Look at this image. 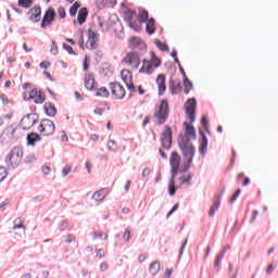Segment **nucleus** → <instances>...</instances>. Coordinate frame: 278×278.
<instances>
[{"instance_id":"obj_31","label":"nucleus","mask_w":278,"mask_h":278,"mask_svg":"<svg viewBox=\"0 0 278 278\" xmlns=\"http://www.w3.org/2000/svg\"><path fill=\"white\" fill-rule=\"evenodd\" d=\"M17 4L20 8H25L26 10H29L31 5H34V0H18Z\"/></svg>"},{"instance_id":"obj_46","label":"nucleus","mask_w":278,"mask_h":278,"mask_svg":"<svg viewBox=\"0 0 278 278\" xmlns=\"http://www.w3.org/2000/svg\"><path fill=\"white\" fill-rule=\"evenodd\" d=\"M88 68H90V59L88 58V55H86L83 63V70L87 72Z\"/></svg>"},{"instance_id":"obj_40","label":"nucleus","mask_w":278,"mask_h":278,"mask_svg":"<svg viewBox=\"0 0 278 278\" xmlns=\"http://www.w3.org/2000/svg\"><path fill=\"white\" fill-rule=\"evenodd\" d=\"M155 45H156L157 49H160V51H168V45H166L160 40H155Z\"/></svg>"},{"instance_id":"obj_57","label":"nucleus","mask_w":278,"mask_h":278,"mask_svg":"<svg viewBox=\"0 0 278 278\" xmlns=\"http://www.w3.org/2000/svg\"><path fill=\"white\" fill-rule=\"evenodd\" d=\"M93 112H94V114H97L98 116H103L104 110L101 109V108H97Z\"/></svg>"},{"instance_id":"obj_52","label":"nucleus","mask_w":278,"mask_h":278,"mask_svg":"<svg viewBox=\"0 0 278 278\" xmlns=\"http://www.w3.org/2000/svg\"><path fill=\"white\" fill-rule=\"evenodd\" d=\"M108 268H110V265H109L108 263L102 262V263L100 264V270H101V273H104V270H108Z\"/></svg>"},{"instance_id":"obj_47","label":"nucleus","mask_w":278,"mask_h":278,"mask_svg":"<svg viewBox=\"0 0 278 278\" xmlns=\"http://www.w3.org/2000/svg\"><path fill=\"white\" fill-rule=\"evenodd\" d=\"M71 170H73V167H71V165H66L65 167H63V169H62L63 177H66V175H68V173H71Z\"/></svg>"},{"instance_id":"obj_34","label":"nucleus","mask_w":278,"mask_h":278,"mask_svg":"<svg viewBox=\"0 0 278 278\" xmlns=\"http://www.w3.org/2000/svg\"><path fill=\"white\" fill-rule=\"evenodd\" d=\"M81 8V4L79 2H75L71 8H70V16H77V11Z\"/></svg>"},{"instance_id":"obj_26","label":"nucleus","mask_w":278,"mask_h":278,"mask_svg":"<svg viewBox=\"0 0 278 278\" xmlns=\"http://www.w3.org/2000/svg\"><path fill=\"white\" fill-rule=\"evenodd\" d=\"M137 18L140 24L148 22L149 21V11H147L144 9H139Z\"/></svg>"},{"instance_id":"obj_59","label":"nucleus","mask_w":278,"mask_h":278,"mask_svg":"<svg viewBox=\"0 0 278 278\" xmlns=\"http://www.w3.org/2000/svg\"><path fill=\"white\" fill-rule=\"evenodd\" d=\"M49 66H51V63L49 62H41L40 63V68H43L46 71V68H49Z\"/></svg>"},{"instance_id":"obj_5","label":"nucleus","mask_w":278,"mask_h":278,"mask_svg":"<svg viewBox=\"0 0 278 278\" xmlns=\"http://www.w3.org/2000/svg\"><path fill=\"white\" fill-rule=\"evenodd\" d=\"M23 161V148L14 147L5 157L8 166L16 168Z\"/></svg>"},{"instance_id":"obj_28","label":"nucleus","mask_w":278,"mask_h":278,"mask_svg":"<svg viewBox=\"0 0 278 278\" xmlns=\"http://www.w3.org/2000/svg\"><path fill=\"white\" fill-rule=\"evenodd\" d=\"M105 197H108V191L105 189H101L93 193L92 199L94 201H103Z\"/></svg>"},{"instance_id":"obj_50","label":"nucleus","mask_w":278,"mask_h":278,"mask_svg":"<svg viewBox=\"0 0 278 278\" xmlns=\"http://www.w3.org/2000/svg\"><path fill=\"white\" fill-rule=\"evenodd\" d=\"M50 51H51V53H53V55H58V43L55 42V40L52 41Z\"/></svg>"},{"instance_id":"obj_29","label":"nucleus","mask_w":278,"mask_h":278,"mask_svg":"<svg viewBox=\"0 0 278 278\" xmlns=\"http://www.w3.org/2000/svg\"><path fill=\"white\" fill-rule=\"evenodd\" d=\"M96 97H102V99H108V97H110V91L105 87H100L96 91Z\"/></svg>"},{"instance_id":"obj_53","label":"nucleus","mask_w":278,"mask_h":278,"mask_svg":"<svg viewBox=\"0 0 278 278\" xmlns=\"http://www.w3.org/2000/svg\"><path fill=\"white\" fill-rule=\"evenodd\" d=\"M65 242L71 244V242H75V236L73 235H67Z\"/></svg>"},{"instance_id":"obj_20","label":"nucleus","mask_w":278,"mask_h":278,"mask_svg":"<svg viewBox=\"0 0 278 278\" xmlns=\"http://www.w3.org/2000/svg\"><path fill=\"white\" fill-rule=\"evenodd\" d=\"M169 90L172 94H179V92L184 90V87L181 86V80H178V79L170 80Z\"/></svg>"},{"instance_id":"obj_56","label":"nucleus","mask_w":278,"mask_h":278,"mask_svg":"<svg viewBox=\"0 0 278 278\" xmlns=\"http://www.w3.org/2000/svg\"><path fill=\"white\" fill-rule=\"evenodd\" d=\"M170 55H172V58H174V62L176 63V64H179V59L177 58V51H173L172 53H170Z\"/></svg>"},{"instance_id":"obj_14","label":"nucleus","mask_w":278,"mask_h":278,"mask_svg":"<svg viewBox=\"0 0 278 278\" xmlns=\"http://www.w3.org/2000/svg\"><path fill=\"white\" fill-rule=\"evenodd\" d=\"M37 121L38 118L36 117V114L25 115L20 123V127L24 130L31 129Z\"/></svg>"},{"instance_id":"obj_8","label":"nucleus","mask_w":278,"mask_h":278,"mask_svg":"<svg viewBox=\"0 0 278 278\" xmlns=\"http://www.w3.org/2000/svg\"><path fill=\"white\" fill-rule=\"evenodd\" d=\"M38 131L41 132V136H53L55 134V124L51 119H42Z\"/></svg>"},{"instance_id":"obj_4","label":"nucleus","mask_w":278,"mask_h":278,"mask_svg":"<svg viewBox=\"0 0 278 278\" xmlns=\"http://www.w3.org/2000/svg\"><path fill=\"white\" fill-rule=\"evenodd\" d=\"M170 114V109H168V100H161L160 104L156 105L154 111V123L156 125H164Z\"/></svg>"},{"instance_id":"obj_37","label":"nucleus","mask_w":278,"mask_h":278,"mask_svg":"<svg viewBox=\"0 0 278 278\" xmlns=\"http://www.w3.org/2000/svg\"><path fill=\"white\" fill-rule=\"evenodd\" d=\"M129 42L132 47H140V45H142V39H140L139 37H131L129 39Z\"/></svg>"},{"instance_id":"obj_12","label":"nucleus","mask_w":278,"mask_h":278,"mask_svg":"<svg viewBox=\"0 0 278 278\" xmlns=\"http://www.w3.org/2000/svg\"><path fill=\"white\" fill-rule=\"evenodd\" d=\"M169 164H170V173L174 175V177H177V174L179 173V166H181V156L177 152H172L169 156Z\"/></svg>"},{"instance_id":"obj_36","label":"nucleus","mask_w":278,"mask_h":278,"mask_svg":"<svg viewBox=\"0 0 278 278\" xmlns=\"http://www.w3.org/2000/svg\"><path fill=\"white\" fill-rule=\"evenodd\" d=\"M223 257H225V250L220 251L219 254L217 255L215 263H214L215 268H220V262H223Z\"/></svg>"},{"instance_id":"obj_15","label":"nucleus","mask_w":278,"mask_h":278,"mask_svg":"<svg viewBox=\"0 0 278 278\" xmlns=\"http://www.w3.org/2000/svg\"><path fill=\"white\" fill-rule=\"evenodd\" d=\"M135 16H136V12H134L131 10H126L124 12V18H125V21H127L128 27H130V29H134L135 31H139L140 26H138V24L134 23Z\"/></svg>"},{"instance_id":"obj_44","label":"nucleus","mask_w":278,"mask_h":278,"mask_svg":"<svg viewBox=\"0 0 278 278\" xmlns=\"http://www.w3.org/2000/svg\"><path fill=\"white\" fill-rule=\"evenodd\" d=\"M56 12L59 18H66V9H64V7H60Z\"/></svg>"},{"instance_id":"obj_38","label":"nucleus","mask_w":278,"mask_h":278,"mask_svg":"<svg viewBox=\"0 0 278 278\" xmlns=\"http://www.w3.org/2000/svg\"><path fill=\"white\" fill-rule=\"evenodd\" d=\"M207 151V137L205 135L202 138V144L200 147V153H205Z\"/></svg>"},{"instance_id":"obj_16","label":"nucleus","mask_w":278,"mask_h":278,"mask_svg":"<svg viewBox=\"0 0 278 278\" xmlns=\"http://www.w3.org/2000/svg\"><path fill=\"white\" fill-rule=\"evenodd\" d=\"M27 15L29 21H31L33 23H40V18L42 16V9L38 5H35L28 11Z\"/></svg>"},{"instance_id":"obj_55","label":"nucleus","mask_w":278,"mask_h":278,"mask_svg":"<svg viewBox=\"0 0 278 278\" xmlns=\"http://www.w3.org/2000/svg\"><path fill=\"white\" fill-rule=\"evenodd\" d=\"M41 170L43 175H49V173H51V167L45 165Z\"/></svg>"},{"instance_id":"obj_54","label":"nucleus","mask_w":278,"mask_h":278,"mask_svg":"<svg viewBox=\"0 0 278 278\" xmlns=\"http://www.w3.org/2000/svg\"><path fill=\"white\" fill-rule=\"evenodd\" d=\"M207 117L203 116L201 121V125L204 129H207Z\"/></svg>"},{"instance_id":"obj_49","label":"nucleus","mask_w":278,"mask_h":278,"mask_svg":"<svg viewBox=\"0 0 278 278\" xmlns=\"http://www.w3.org/2000/svg\"><path fill=\"white\" fill-rule=\"evenodd\" d=\"M241 192H242V190L238 189V190L233 193V195L231 197L230 203H233L235 201H237L238 198L240 197V193H241Z\"/></svg>"},{"instance_id":"obj_33","label":"nucleus","mask_w":278,"mask_h":278,"mask_svg":"<svg viewBox=\"0 0 278 278\" xmlns=\"http://www.w3.org/2000/svg\"><path fill=\"white\" fill-rule=\"evenodd\" d=\"M175 177L172 175V178L169 179V185H168V192L169 197H175Z\"/></svg>"},{"instance_id":"obj_21","label":"nucleus","mask_w":278,"mask_h":278,"mask_svg":"<svg viewBox=\"0 0 278 278\" xmlns=\"http://www.w3.org/2000/svg\"><path fill=\"white\" fill-rule=\"evenodd\" d=\"M156 29H157V27H155V18L150 17L146 22V31H147V34H149V36H153V34H155Z\"/></svg>"},{"instance_id":"obj_60","label":"nucleus","mask_w":278,"mask_h":278,"mask_svg":"<svg viewBox=\"0 0 278 278\" xmlns=\"http://www.w3.org/2000/svg\"><path fill=\"white\" fill-rule=\"evenodd\" d=\"M0 101L5 105L8 104V98L5 97V94H0Z\"/></svg>"},{"instance_id":"obj_17","label":"nucleus","mask_w":278,"mask_h":278,"mask_svg":"<svg viewBox=\"0 0 278 278\" xmlns=\"http://www.w3.org/2000/svg\"><path fill=\"white\" fill-rule=\"evenodd\" d=\"M84 84L88 90H97V79H94V74L86 73L84 77Z\"/></svg>"},{"instance_id":"obj_61","label":"nucleus","mask_w":278,"mask_h":278,"mask_svg":"<svg viewBox=\"0 0 278 278\" xmlns=\"http://www.w3.org/2000/svg\"><path fill=\"white\" fill-rule=\"evenodd\" d=\"M258 212L257 211H253L252 212V219H251V223H255V218H257V216H258Z\"/></svg>"},{"instance_id":"obj_23","label":"nucleus","mask_w":278,"mask_h":278,"mask_svg":"<svg viewBox=\"0 0 278 278\" xmlns=\"http://www.w3.org/2000/svg\"><path fill=\"white\" fill-rule=\"evenodd\" d=\"M223 194H217L215 197L214 203L211 206L210 211H208V216H214L216 214V211L218 210V207H220V199H222Z\"/></svg>"},{"instance_id":"obj_10","label":"nucleus","mask_w":278,"mask_h":278,"mask_svg":"<svg viewBox=\"0 0 278 278\" xmlns=\"http://www.w3.org/2000/svg\"><path fill=\"white\" fill-rule=\"evenodd\" d=\"M110 89L112 97L117 100L125 99V96L127 94V91H125V87H123V85L117 81L110 83Z\"/></svg>"},{"instance_id":"obj_7","label":"nucleus","mask_w":278,"mask_h":278,"mask_svg":"<svg viewBox=\"0 0 278 278\" xmlns=\"http://www.w3.org/2000/svg\"><path fill=\"white\" fill-rule=\"evenodd\" d=\"M24 99L26 101H33V103H36L37 105H41V103H45L46 96L45 92L38 91V89H33L24 93Z\"/></svg>"},{"instance_id":"obj_45","label":"nucleus","mask_w":278,"mask_h":278,"mask_svg":"<svg viewBox=\"0 0 278 278\" xmlns=\"http://www.w3.org/2000/svg\"><path fill=\"white\" fill-rule=\"evenodd\" d=\"M63 49H65V51H67V53H70L71 55H77L75 50H73V47L67 43H63Z\"/></svg>"},{"instance_id":"obj_2","label":"nucleus","mask_w":278,"mask_h":278,"mask_svg":"<svg viewBox=\"0 0 278 278\" xmlns=\"http://www.w3.org/2000/svg\"><path fill=\"white\" fill-rule=\"evenodd\" d=\"M178 147L185 160L184 168L180 172L186 173V170L192 166V160L194 157V153H197V149L188 138H180L178 140Z\"/></svg>"},{"instance_id":"obj_6","label":"nucleus","mask_w":278,"mask_h":278,"mask_svg":"<svg viewBox=\"0 0 278 278\" xmlns=\"http://www.w3.org/2000/svg\"><path fill=\"white\" fill-rule=\"evenodd\" d=\"M122 64L129 66L130 68L138 71L140 66V53L130 51L122 60Z\"/></svg>"},{"instance_id":"obj_1","label":"nucleus","mask_w":278,"mask_h":278,"mask_svg":"<svg viewBox=\"0 0 278 278\" xmlns=\"http://www.w3.org/2000/svg\"><path fill=\"white\" fill-rule=\"evenodd\" d=\"M185 115L188 118V122H184L182 126L185 127V137L181 138H197V130L192 126L197 121V99L190 98L185 103Z\"/></svg>"},{"instance_id":"obj_18","label":"nucleus","mask_w":278,"mask_h":278,"mask_svg":"<svg viewBox=\"0 0 278 278\" xmlns=\"http://www.w3.org/2000/svg\"><path fill=\"white\" fill-rule=\"evenodd\" d=\"M88 39H87V49H96L97 48V40H98V36L97 33H94V30L92 29H88Z\"/></svg>"},{"instance_id":"obj_25","label":"nucleus","mask_w":278,"mask_h":278,"mask_svg":"<svg viewBox=\"0 0 278 278\" xmlns=\"http://www.w3.org/2000/svg\"><path fill=\"white\" fill-rule=\"evenodd\" d=\"M36 142H40V135L36 132L27 135V144H29L30 147H35Z\"/></svg>"},{"instance_id":"obj_63","label":"nucleus","mask_w":278,"mask_h":278,"mask_svg":"<svg viewBox=\"0 0 278 278\" xmlns=\"http://www.w3.org/2000/svg\"><path fill=\"white\" fill-rule=\"evenodd\" d=\"M144 260H147V254H140L138 257V262L142 263L144 262Z\"/></svg>"},{"instance_id":"obj_41","label":"nucleus","mask_w":278,"mask_h":278,"mask_svg":"<svg viewBox=\"0 0 278 278\" xmlns=\"http://www.w3.org/2000/svg\"><path fill=\"white\" fill-rule=\"evenodd\" d=\"M191 180H192V174L180 177V184H190Z\"/></svg>"},{"instance_id":"obj_48","label":"nucleus","mask_w":278,"mask_h":278,"mask_svg":"<svg viewBox=\"0 0 278 278\" xmlns=\"http://www.w3.org/2000/svg\"><path fill=\"white\" fill-rule=\"evenodd\" d=\"M277 268V264H270L267 269H266V274L267 275H273V271Z\"/></svg>"},{"instance_id":"obj_62","label":"nucleus","mask_w":278,"mask_h":278,"mask_svg":"<svg viewBox=\"0 0 278 278\" xmlns=\"http://www.w3.org/2000/svg\"><path fill=\"white\" fill-rule=\"evenodd\" d=\"M13 229H14V230H16V229H25V226L23 225V223H21V224H15V225L13 226Z\"/></svg>"},{"instance_id":"obj_58","label":"nucleus","mask_w":278,"mask_h":278,"mask_svg":"<svg viewBox=\"0 0 278 278\" xmlns=\"http://www.w3.org/2000/svg\"><path fill=\"white\" fill-rule=\"evenodd\" d=\"M78 45H79L80 49H86L85 42H84V35L80 36V38L78 40Z\"/></svg>"},{"instance_id":"obj_27","label":"nucleus","mask_w":278,"mask_h":278,"mask_svg":"<svg viewBox=\"0 0 278 278\" xmlns=\"http://www.w3.org/2000/svg\"><path fill=\"white\" fill-rule=\"evenodd\" d=\"M91 238H92V240H96V241L100 240L101 242H103V241H108L110 236L108 235V232H97V231H94V232L91 233Z\"/></svg>"},{"instance_id":"obj_3","label":"nucleus","mask_w":278,"mask_h":278,"mask_svg":"<svg viewBox=\"0 0 278 278\" xmlns=\"http://www.w3.org/2000/svg\"><path fill=\"white\" fill-rule=\"evenodd\" d=\"M162 66V59L157 58L155 52H150V60L143 59L141 61V66L139 67L140 75H153L155 73V68H160Z\"/></svg>"},{"instance_id":"obj_22","label":"nucleus","mask_w":278,"mask_h":278,"mask_svg":"<svg viewBox=\"0 0 278 278\" xmlns=\"http://www.w3.org/2000/svg\"><path fill=\"white\" fill-rule=\"evenodd\" d=\"M87 18H88V9L87 8L79 9L78 15H77L78 25H84V23H86Z\"/></svg>"},{"instance_id":"obj_51","label":"nucleus","mask_w":278,"mask_h":278,"mask_svg":"<svg viewBox=\"0 0 278 278\" xmlns=\"http://www.w3.org/2000/svg\"><path fill=\"white\" fill-rule=\"evenodd\" d=\"M177 210H179V204H175L173 206V208L167 214V218H169V216H173V214H175V212H177Z\"/></svg>"},{"instance_id":"obj_30","label":"nucleus","mask_w":278,"mask_h":278,"mask_svg":"<svg viewBox=\"0 0 278 278\" xmlns=\"http://www.w3.org/2000/svg\"><path fill=\"white\" fill-rule=\"evenodd\" d=\"M182 85H184L185 94H190V90H192V88H193L192 81H190V79H188V77H185Z\"/></svg>"},{"instance_id":"obj_32","label":"nucleus","mask_w":278,"mask_h":278,"mask_svg":"<svg viewBox=\"0 0 278 278\" xmlns=\"http://www.w3.org/2000/svg\"><path fill=\"white\" fill-rule=\"evenodd\" d=\"M150 273L151 275H157L160 273V262L155 261L150 264Z\"/></svg>"},{"instance_id":"obj_64","label":"nucleus","mask_w":278,"mask_h":278,"mask_svg":"<svg viewBox=\"0 0 278 278\" xmlns=\"http://www.w3.org/2000/svg\"><path fill=\"white\" fill-rule=\"evenodd\" d=\"M172 275H173V269H166L165 270V277L166 278H170Z\"/></svg>"},{"instance_id":"obj_24","label":"nucleus","mask_w":278,"mask_h":278,"mask_svg":"<svg viewBox=\"0 0 278 278\" xmlns=\"http://www.w3.org/2000/svg\"><path fill=\"white\" fill-rule=\"evenodd\" d=\"M43 108L48 116H55L58 114V109H55V104L51 102H46Z\"/></svg>"},{"instance_id":"obj_11","label":"nucleus","mask_w":278,"mask_h":278,"mask_svg":"<svg viewBox=\"0 0 278 278\" xmlns=\"http://www.w3.org/2000/svg\"><path fill=\"white\" fill-rule=\"evenodd\" d=\"M161 142L163 149H170L173 147V129L169 126H165V130L162 132Z\"/></svg>"},{"instance_id":"obj_13","label":"nucleus","mask_w":278,"mask_h":278,"mask_svg":"<svg viewBox=\"0 0 278 278\" xmlns=\"http://www.w3.org/2000/svg\"><path fill=\"white\" fill-rule=\"evenodd\" d=\"M121 77H122L123 81L126 84L130 93L134 94V92H136L137 90H136V86H134L131 84V79H134V75L131 74V71L122 70Z\"/></svg>"},{"instance_id":"obj_42","label":"nucleus","mask_w":278,"mask_h":278,"mask_svg":"<svg viewBox=\"0 0 278 278\" xmlns=\"http://www.w3.org/2000/svg\"><path fill=\"white\" fill-rule=\"evenodd\" d=\"M130 239H131V230H129V228H126L123 235V240L125 242H129Z\"/></svg>"},{"instance_id":"obj_43","label":"nucleus","mask_w":278,"mask_h":278,"mask_svg":"<svg viewBox=\"0 0 278 278\" xmlns=\"http://www.w3.org/2000/svg\"><path fill=\"white\" fill-rule=\"evenodd\" d=\"M96 257L98 260H102V257H105V249L103 248L98 249L96 252Z\"/></svg>"},{"instance_id":"obj_9","label":"nucleus","mask_w":278,"mask_h":278,"mask_svg":"<svg viewBox=\"0 0 278 278\" xmlns=\"http://www.w3.org/2000/svg\"><path fill=\"white\" fill-rule=\"evenodd\" d=\"M53 21H55V9L49 8L41 21L40 27L41 29H49L53 25Z\"/></svg>"},{"instance_id":"obj_35","label":"nucleus","mask_w":278,"mask_h":278,"mask_svg":"<svg viewBox=\"0 0 278 278\" xmlns=\"http://www.w3.org/2000/svg\"><path fill=\"white\" fill-rule=\"evenodd\" d=\"M8 168H5V166H0V184L5 181V179H8Z\"/></svg>"},{"instance_id":"obj_19","label":"nucleus","mask_w":278,"mask_h":278,"mask_svg":"<svg viewBox=\"0 0 278 278\" xmlns=\"http://www.w3.org/2000/svg\"><path fill=\"white\" fill-rule=\"evenodd\" d=\"M156 86L159 88V94L162 97L166 92V75L159 74L156 77Z\"/></svg>"},{"instance_id":"obj_39","label":"nucleus","mask_w":278,"mask_h":278,"mask_svg":"<svg viewBox=\"0 0 278 278\" xmlns=\"http://www.w3.org/2000/svg\"><path fill=\"white\" fill-rule=\"evenodd\" d=\"M106 149L112 152L116 151V149H117L116 141L109 140L106 143Z\"/></svg>"}]
</instances>
